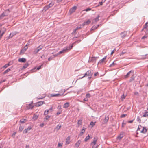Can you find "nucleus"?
Listing matches in <instances>:
<instances>
[{"label": "nucleus", "mask_w": 148, "mask_h": 148, "mask_svg": "<svg viewBox=\"0 0 148 148\" xmlns=\"http://www.w3.org/2000/svg\"><path fill=\"white\" fill-rule=\"evenodd\" d=\"M93 75V73H91V71L88 70L84 74L83 76L81 78V79L82 78L86 76H88L89 77H88V78L90 79L91 78L92 75Z\"/></svg>", "instance_id": "nucleus-1"}, {"label": "nucleus", "mask_w": 148, "mask_h": 148, "mask_svg": "<svg viewBox=\"0 0 148 148\" xmlns=\"http://www.w3.org/2000/svg\"><path fill=\"white\" fill-rule=\"evenodd\" d=\"M98 57H91L89 58V60L88 61V62H91L93 63V64L96 63L97 59L98 58Z\"/></svg>", "instance_id": "nucleus-2"}, {"label": "nucleus", "mask_w": 148, "mask_h": 148, "mask_svg": "<svg viewBox=\"0 0 148 148\" xmlns=\"http://www.w3.org/2000/svg\"><path fill=\"white\" fill-rule=\"evenodd\" d=\"M6 29L4 27H3L1 29L0 31V39L6 32Z\"/></svg>", "instance_id": "nucleus-3"}, {"label": "nucleus", "mask_w": 148, "mask_h": 148, "mask_svg": "<svg viewBox=\"0 0 148 148\" xmlns=\"http://www.w3.org/2000/svg\"><path fill=\"white\" fill-rule=\"evenodd\" d=\"M134 73V71L132 70L129 71L127 73V74L125 76V78H128L130 76V74H131L132 75Z\"/></svg>", "instance_id": "nucleus-4"}, {"label": "nucleus", "mask_w": 148, "mask_h": 148, "mask_svg": "<svg viewBox=\"0 0 148 148\" xmlns=\"http://www.w3.org/2000/svg\"><path fill=\"white\" fill-rule=\"evenodd\" d=\"M98 140V138L97 137H95L94 138L92 142L91 143V145H95L97 141Z\"/></svg>", "instance_id": "nucleus-5"}, {"label": "nucleus", "mask_w": 148, "mask_h": 148, "mask_svg": "<svg viewBox=\"0 0 148 148\" xmlns=\"http://www.w3.org/2000/svg\"><path fill=\"white\" fill-rule=\"evenodd\" d=\"M76 9V7L74 6L72 7L69 10V12L70 14H71L73 13L74 12Z\"/></svg>", "instance_id": "nucleus-6"}, {"label": "nucleus", "mask_w": 148, "mask_h": 148, "mask_svg": "<svg viewBox=\"0 0 148 148\" xmlns=\"http://www.w3.org/2000/svg\"><path fill=\"white\" fill-rule=\"evenodd\" d=\"M73 47V46L72 45L69 46L68 47H65L63 50H65V51L64 52L65 53H66L68 51V50L71 49L72 47Z\"/></svg>", "instance_id": "nucleus-7"}, {"label": "nucleus", "mask_w": 148, "mask_h": 148, "mask_svg": "<svg viewBox=\"0 0 148 148\" xmlns=\"http://www.w3.org/2000/svg\"><path fill=\"white\" fill-rule=\"evenodd\" d=\"M33 103V102H32L31 103L27 105L26 106L27 108L28 109H32L34 107V106L32 105Z\"/></svg>", "instance_id": "nucleus-8"}, {"label": "nucleus", "mask_w": 148, "mask_h": 148, "mask_svg": "<svg viewBox=\"0 0 148 148\" xmlns=\"http://www.w3.org/2000/svg\"><path fill=\"white\" fill-rule=\"evenodd\" d=\"M27 45H26L21 50L20 52V54H23L26 51L27 49Z\"/></svg>", "instance_id": "nucleus-9"}, {"label": "nucleus", "mask_w": 148, "mask_h": 148, "mask_svg": "<svg viewBox=\"0 0 148 148\" xmlns=\"http://www.w3.org/2000/svg\"><path fill=\"white\" fill-rule=\"evenodd\" d=\"M65 92V90H64V91L63 93L62 94V95H61L60 94H51V96L52 97H57V96H60L62 95Z\"/></svg>", "instance_id": "nucleus-10"}, {"label": "nucleus", "mask_w": 148, "mask_h": 148, "mask_svg": "<svg viewBox=\"0 0 148 148\" xmlns=\"http://www.w3.org/2000/svg\"><path fill=\"white\" fill-rule=\"evenodd\" d=\"M44 102L42 101H40L36 103V106L37 107L40 106L42 105L43 103H44Z\"/></svg>", "instance_id": "nucleus-11"}, {"label": "nucleus", "mask_w": 148, "mask_h": 148, "mask_svg": "<svg viewBox=\"0 0 148 148\" xmlns=\"http://www.w3.org/2000/svg\"><path fill=\"white\" fill-rule=\"evenodd\" d=\"M65 50H62V51H60L57 54L53 55L54 57L57 56L58 55L60 54L64 53V52L65 51Z\"/></svg>", "instance_id": "nucleus-12"}, {"label": "nucleus", "mask_w": 148, "mask_h": 148, "mask_svg": "<svg viewBox=\"0 0 148 148\" xmlns=\"http://www.w3.org/2000/svg\"><path fill=\"white\" fill-rule=\"evenodd\" d=\"M32 129V127L31 126H29L27 129H25L23 132V133L26 134L28 132V131H29Z\"/></svg>", "instance_id": "nucleus-13"}, {"label": "nucleus", "mask_w": 148, "mask_h": 148, "mask_svg": "<svg viewBox=\"0 0 148 148\" xmlns=\"http://www.w3.org/2000/svg\"><path fill=\"white\" fill-rule=\"evenodd\" d=\"M91 22V21L90 20H88L84 22L82 24L83 26H84L85 25H87L88 24H89Z\"/></svg>", "instance_id": "nucleus-14"}, {"label": "nucleus", "mask_w": 148, "mask_h": 148, "mask_svg": "<svg viewBox=\"0 0 148 148\" xmlns=\"http://www.w3.org/2000/svg\"><path fill=\"white\" fill-rule=\"evenodd\" d=\"M124 136V133L123 132H121L120 134L117 137V139L121 140Z\"/></svg>", "instance_id": "nucleus-15"}, {"label": "nucleus", "mask_w": 148, "mask_h": 148, "mask_svg": "<svg viewBox=\"0 0 148 148\" xmlns=\"http://www.w3.org/2000/svg\"><path fill=\"white\" fill-rule=\"evenodd\" d=\"M86 128L85 127H83L82 129L81 130V132L79 134V136H82L83 133L85 132V131L86 130Z\"/></svg>", "instance_id": "nucleus-16"}, {"label": "nucleus", "mask_w": 148, "mask_h": 148, "mask_svg": "<svg viewBox=\"0 0 148 148\" xmlns=\"http://www.w3.org/2000/svg\"><path fill=\"white\" fill-rule=\"evenodd\" d=\"M127 35V32L125 31H124L121 33V35L122 38H123L125 37Z\"/></svg>", "instance_id": "nucleus-17"}, {"label": "nucleus", "mask_w": 148, "mask_h": 148, "mask_svg": "<svg viewBox=\"0 0 148 148\" xmlns=\"http://www.w3.org/2000/svg\"><path fill=\"white\" fill-rule=\"evenodd\" d=\"M148 129H146L145 127H143L142 130L141 131V132L143 133H145L147 131Z\"/></svg>", "instance_id": "nucleus-18"}, {"label": "nucleus", "mask_w": 148, "mask_h": 148, "mask_svg": "<svg viewBox=\"0 0 148 148\" xmlns=\"http://www.w3.org/2000/svg\"><path fill=\"white\" fill-rule=\"evenodd\" d=\"M18 61L20 62H24L26 61V59L24 58H19Z\"/></svg>", "instance_id": "nucleus-19"}, {"label": "nucleus", "mask_w": 148, "mask_h": 148, "mask_svg": "<svg viewBox=\"0 0 148 148\" xmlns=\"http://www.w3.org/2000/svg\"><path fill=\"white\" fill-rule=\"evenodd\" d=\"M81 141L80 140H79L75 144V146L77 148H78L79 146L81 143Z\"/></svg>", "instance_id": "nucleus-20"}, {"label": "nucleus", "mask_w": 148, "mask_h": 148, "mask_svg": "<svg viewBox=\"0 0 148 148\" xmlns=\"http://www.w3.org/2000/svg\"><path fill=\"white\" fill-rule=\"evenodd\" d=\"M69 102H66L64 104L63 106V108H66L69 106Z\"/></svg>", "instance_id": "nucleus-21"}, {"label": "nucleus", "mask_w": 148, "mask_h": 148, "mask_svg": "<svg viewBox=\"0 0 148 148\" xmlns=\"http://www.w3.org/2000/svg\"><path fill=\"white\" fill-rule=\"evenodd\" d=\"M9 10H7L3 12V13H4V15L5 16H7L8 15L9 13Z\"/></svg>", "instance_id": "nucleus-22"}, {"label": "nucleus", "mask_w": 148, "mask_h": 148, "mask_svg": "<svg viewBox=\"0 0 148 148\" xmlns=\"http://www.w3.org/2000/svg\"><path fill=\"white\" fill-rule=\"evenodd\" d=\"M38 50L37 49H34V51L33 52V53L34 54H36L39 52Z\"/></svg>", "instance_id": "nucleus-23"}, {"label": "nucleus", "mask_w": 148, "mask_h": 148, "mask_svg": "<svg viewBox=\"0 0 148 148\" xmlns=\"http://www.w3.org/2000/svg\"><path fill=\"white\" fill-rule=\"evenodd\" d=\"M54 4V2H52L50 3L49 5H48V6L49 7V8L52 7Z\"/></svg>", "instance_id": "nucleus-24"}, {"label": "nucleus", "mask_w": 148, "mask_h": 148, "mask_svg": "<svg viewBox=\"0 0 148 148\" xmlns=\"http://www.w3.org/2000/svg\"><path fill=\"white\" fill-rule=\"evenodd\" d=\"M10 71V69L9 68L8 69L4 71V72L3 73V74H5L8 72H9Z\"/></svg>", "instance_id": "nucleus-25"}, {"label": "nucleus", "mask_w": 148, "mask_h": 148, "mask_svg": "<svg viewBox=\"0 0 148 148\" xmlns=\"http://www.w3.org/2000/svg\"><path fill=\"white\" fill-rule=\"evenodd\" d=\"M109 119L108 116H106L104 120V122L105 123H106L108 121Z\"/></svg>", "instance_id": "nucleus-26"}, {"label": "nucleus", "mask_w": 148, "mask_h": 148, "mask_svg": "<svg viewBox=\"0 0 148 148\" xmlns=\"http://www.w3.org/2000/svg\"><path fill=\"white\" fill-rule=\"evenodd\" d=\"M106 56L104 57L103 59L100 60L99 62L100 63H103L104 62V60L106 59Z\"/></svg>", "instance_id": "nucleus-27"}, {"label": "nucleus", "mask_w": 148, "mask_h": 148, "mask_svg": "<svg viewBox=\"0 0 148 148\" xmlns=\"http://www.w3.org/2000/svg\"><path fill=\"white\" fill-rule=\"evenodd\" d=\"M89 138H90V136H89V135H88L85 138V139H84L85 141V142L87 141L89 139Z\"/></svg>", "instance_id": "nucleus-28"}, {"label": "nucleus", "mask_w": 148, "mask_h": 148, "mask_svg": "<svg viewBox=\"0 0 148 148\" xmlns=\"http://www.w3.org/2000/svg\"><path fill=\"white\" fill-rule=\"evenodd\" d=\"M50 117V116L48 115H47L44 119V121H45L46 120H48Z\"/></svg>", "instance_id": "nucleus-29"}, {"label": "nucleus", "mask_w": 148, "mask_h": 148, "mask_svg": "<svg viewBox=\"0 0 148 148\" xmlns=\"http://www.w3.org/2000/svg\"><path fill=\"white\" fill-rule=\"evenodd\" d=\"M38 116L37 115L34 114L33 118V119L34 120H36L38 118Z\"/></svg>", "instance_id": "nucleus-30"}, {"label": "nucleus", "mask_w": 148, "mask_h": 148, "mask_svg": "<svg viewBox=\"0 0 148 148\" xmlns=\"http://www.w3.org/2000/svg\"><path fill=\"white\" fill-rule=\"evenodd\" d=\"M148 116V112H145L144 114L142 116L143 117H146Z\"/></svg>", "instance_id": "nucleus-31"}, {"label": "nucleus", "mask_w": 148, "mask_h": 148, "mask_svg": "<svg viewBox=\"0 0 148 148\" xmlns=\"http://www.w3.org/2000/svg\"><path fill=\"white\" fill-rule=\"evenodd\" d=\"M42 47L43 46L42 45H40L37 47V49L39 51H40V50H41L42 49Z\"/></svg>", "instance_id": "nucleus-32"}, {"label": "nucleus", "mask_w": 148, "mask_h": 148, "mask_svg": "<svg viewBox=\"0 0 148 148\" xmlns=\"http://www.w3.org/2000/svg\"><path fill=\"white\" fill-rule=\"evenodd\" d=\"M100 17V16L99 15H98L97 16V17H96L94 19L95 20V21L96 22H97L99 19V17Z\"/></svg>", "instance_id": "nucleus-33"}, {"label": "nucleus", "mask_w": 148, "mask_h": 148, "mask_svg": "<svg viewBox=\"0 0 148 148\" xmlns=\"http://www.w3.org/2000/svg\"><path fill=\"white\" fill-rule=\"evenodd\" d=\"M134 78H135V77H134V75H133L132 76L131 79L130 80V82H131L133 81H134Z\"/></svg>", "instance_id": "nucleus-34"}, {"label": "nucleus", "mask_w": 148, "mask_h": 148, "mask_svg": "<svg viewBox=\"0 0 148 148\" xmlns=\"http://www.w3.org/2000/svg\"><path fill=\"white\" fill-rule=\"evenodd\" d=\"M49 110H45L44 112V115H46L48 114L49 113Z\"/></svg>", "instance_id": "nucleus-35"}, {"label": "nucleus", "mask_w": 148, "mask_h": 148, "mask_svg": "<svg viewBox=\"0 0 148 148\" xmlns=\"http://www.w3.org/2000/svg\"><path fill=\"white\" fill-rule=\"evenodd\" d=\"M61 127V125H58L56 127V129H57V130H59L60 129Z\"/></svg>", "instance_id": "nucleus-36"}, {"label": "nucleus", "mask_w": 148, "mask_h": 148, "mask_svg": "<svg viewBox=\"0 0 148 148\" xmlns=\"http://www.w3.org/2000/svg\"><path fill=\"white\" fill-rule=\"evenodd\" d=\"M26 119H21L20 120V121L21 123H24L26 121Z\"/></svg>", "instance_id": "nucleus-37"}, {"label": "nucleus", "mask_w": 148, "mask_h": 148, "mask_svg": "<svg viewBox=\"0 0 148 148\" xmlns=\"http://www.w3.org/2000/svg\"><path fill=\"white\" fill-rule=\"evenodd\" d=\"M77 124L79 125H80L82 124V120H79L77 122Z\"/></svg>", "instance_id": "nucleus-38"}, {"label": "nucleus", "mask_w": 148, "mask_h": 148, "mask_svg": "<svg viewBox=\"0 0 148 148\" xmlns=\"http://www.w3.org/2000/svg\"><path fill=\"white\" fill-rule=\"evenodd\" d=\"M29 64L28 63L25 64L23 66V68H26L29 66Z\"/></svg>", "instance_id": "nucleus-39"}, {"label": "nucleus", "mask_w": 148, "mask_h": 148, "mask_svg": "<svg viewBox=\"0 0 148 148\" xmlns=\"http://www.w3.org/2000/svg\"><path fill=\"white\" fill-rule=\"evenodd\" d=\"M95 122H94L92 121L90 123V125H92V127H93L94 125H95Z\"/></svg>", "instance_id": "nucleus-40"}, {"label": "nucleus", "mask_w": 148, "mask_h": 148, "mask_svg": "<svg viewBox=\"0 0 148 148\" xmlns=\"http://www.w3.org/2000/svg\"><path fill=\"white\" fill-rule=\"evenodd\" d=\"M24 127H22L21 125L20 126L19 128V131L20 132H21L23 130V129Z\"/></svg>", "instance_id": "nucleus-41"}, {"label": "nucleus", "mask_w": 148, "mask_h": 148, "mask_svg": "<svg viewBox=\"0 0 148 148\" xmlns=\"http://www.w3.org/2000/svg\"><path fill=\"white\" fill-rule=\"evenodd\" d=\"M4 13H3L0 16V19H1L3 18L5 16L4 15Z\"/></svg>", "instance_id": "nucleus-42"}, {"label": "nucleus", "mask_w": 148, "mask_h": 148, "mask_svg": "<svg viewBox=\"0 0 148 148\" xmlns=\"http://www.w3.org/2000/svg\"><path fill=\"white\" fill-rule=\"evenodd\" d=\"M148 26V22H147L145 25L144 27V29H146Z\"/></svg>", "instance_id": "nucleus-43"}, {"label": "nucleus", "mask_w": 148, "mask_h": 148, "mask_svg": "<svg viewBox=\"0 0 148 148\" xmlns=\"http://www.w3.org/2000/svg\"><path fill=\"white\" fill-rule=\"evenodd\" d=\"M90 97V95L88 93L86 94V98H89Z\"/></svg>", "instance_id": "nucleus-44"}, {"label": "nucleus", "mask_w": 148, "mask_h": 148, "mask_svg": "<svg viewBox=\"0 0 148 148\" xmlns=\"http://www.w3.org/2000/svg\"><path fill=\"white\" fill-rule=\"evenodd\" d=\"M147 55V54H146L145 55L142 56V57H141V58L143 59H146V58H147L146 57Z\"/></svg>", "instance_id": "nucleus-45"}, {"label": "nucleus", "mask_w": 148, "mask_h": 148, "mask_svg": "<svg viewBox=\"0 0 148 148\" xmlns=\"http://www.w3.org/2000/svg\"><path fill=\"white\" fill-rule=\"evenodd\" d=\"M43 64H42L40 66H39L37 68V70H39L41 68L42 66H43Z\"/></svg>", "instance_id": "nucleus-46"}, {"label": "nucleus", "mask_w": 148, "mask_h": 148, "mask_svg": "<svg viewBox=\"0 0 148 148\" xmlns=\"http://www.w3.org/2000/svg\"><path fill=\"white\" fill-rule=\"evenodd\" d=\"M49 8V7L48 6V5H47L46 6H45L44 8V9L45 10V11L48 10Z\"/></svg>", "instance_id": "nucleus-47"}, {"label": "nucleus", "mask_w": 148, "mask_h": 148, "mask_svg": "<svg viewBox=\"0 0 148 148\" xmlns=\"http://www.w3.org/2000/svg\"><path fill=\"white\" fill-rule=\"evenodd\" d=\"M125 96L124 94L121 97V99L122 100H123L125 98Z\"/></svg>", "instance_id": "nucleus-48"}, {"label": "nucleus", "mask_w": 148, "mask_h": 148, "mask_svg": "<svg viewBox=\"0 0 148 148\" xmlns=\"http://www.w3.org/2000/svg\"><path fill=\"white\" fill-rule=\"evenodd\" d=\"M99 145H97V146H95V145H92V148H98V147L99 146Z\"/></svg>", "instance_id": "nucleus-49"}, {"label": "nucleus", "mask_w": 148, "mask_h": 148, "mask_svg": "<svg viewBox=\"0 0 148 148\" xmlns=\"http://www.w3.org/2000/svg\"><path fill=\"white\" fill-rule=\"evenodd\" d=\"M41 58H43V59H45L46 58L45 56V55H42L41 56Z\"/></svg>", "instance_id": "nucleus-50"}, {"label": "nucleus", "mask_w": 148, "mask_h": 148, "mask_svg": "<svg viewBox=\"0 0 148 148\" xmlns=\"http://www.w3.org/2000/svg\"><path fill=\"white\" fill-rule=\"evenodd\" d=\"M14 34H15L14 33H11L10 34V36L11 38H12Z\"/></svg>", "instance_id": "nucleus-51"}, {"label": "nucleus", "mask_w": 148, "mask_h": 148, "mask_svg": "<svg viewBox=\"0 0 148 148\" xmlns=\"http://www.w3.org/2000/svg\"><path fill=\"white\" fill-rule=\"evenodd\" d=\"M137 120L138 122L139 123H140L141 122V120L140 118V117L138 116L137 118Z\"/></svg>", "instance_id": "nucleus-52"}, {"label": "nucleus", "mask_w": 148, "mask_h": 148, "mask_svg": "<svg viewBox=\"0 0 148 148\" xmlns=\"http://www.w3.org/2000/svg\"><path fill=\"white\" fill-rule=\"evenodd\" d=\"M91 10V8H88L86 9L85 10H84L87 12V11H90V10Z\"/></svg>", "instance_id": "nucleus-53"}, {"label": "nucleus", "mask_w": 148, "mask_h": 148, "mask_svg": "<svg viewBox=\"0 0 148 148\" xmlns=\"http://www.w3.org/2000/svg\"><path fill=\"white\" fill-rule=\"evenodd\" d=\"M126 53V52L125 51V50H123L122 53L120 54V55H123L124 54V53Z\"/></svg>", "instance_id": "nucleus-54"}, {"label": "nucleus", "mask_w": 148, "mask_h": 148, "mask_svg": "<svg viewBox=\"0 0 148 148\" xmlns=\"http://www.w3.org/2000/svg\"><path fill=\"white\" fill-rule=\"evenodd\" d=\"M45 97V95H43V96H42L41 97L38 98V99H43V98H44Z\"/></svg>", "instance_id": "nucleus-55"}, {"label": "nucleus", "mask_w": 148, "mask_h": 148, "mask_svg": "<svg viewBox=\"0 0 148 148\" xmlns=\"http://www.w3.org/2000/svg\"><path fill=\"white\" fill-rule=\"evenodd\" d=\"M126 116V114H123L121 116V117L122 118Z\"/></svg>", "instance_id": "nucleus-56"}, {"label": "nucleus", "mask_w": 148, "mask_h": 148, "mask_svg": "<svg viewBox=\"0 0 148 148\" xmlns=\"http://www.w3.org/2000/svg\"><path fill=\"white\" fill-rule=\"evenodd\" d=\"M147 36H148L147 35H145L144 36H143L142 37V39H144L145 38H147Z\"/></svg>", "instance_id": "nucleus-57"}, {"label": "nucleus", "mask_w": 148, "mask_h": 148, "mask_svg": "<svg viewBox=\"0 0 148 148\" xmlns=\"http://www.w3.org/2000/svg\"><path fill=\"white\" fill-rule=\"evenodd\" d=\"M62 143H58V146L59 147H62Z\"/></svg>", "instance_id": "nucleus-58"}, {"label": "nucleus", "mask_w": 148, "mask_h": 148, "mask_svg": "<svg viewBox=\"0 0 148 148\" xmlns=\"http://www.w3.org/2000/svg\"><path fill=\"white\" fill-rule=\"evenodd\" d=\"M115 64L114 63V62H113L112 64H111L110 66V67L113 66Z\"/></svg>", "instance_id": "nucleus-59"}, {"label": "nucleus", "mask_w": 148, "mask_h": 148, "mask_svg": "<svg viewBox=\"0 0 148 148\" xmlns=\"http://www.w3.org/2000/svg\"><path fill=\"white\" fill-rule=\"evenodd\" d=\"M88 99L87 98H86L84 99V101H88Z\"/></svg>", "instance_id": "nucleus-60"}, {"label": "nucleus", "mask_w": 148, "mask_h": 148, "mask_svg": "<svg viewBox=\"0 0 148 148\" xmlns=\"http://www.w3.org/2000/svg\"><path fill=\"white\" fill-rule=\"evenodd\" d=\"M99 74V73L98 72H96L94 74V75L95 76H97Z\"/></svg>", "instance_id": "nucleus-61"}, {"label": "nucleus", "mask_w": 148, "mask_h": 148, "mask_svg": "<svg viewBox=\"0 0 148 148\" xmlns=\"http://www.w3.org/2000/svg\"><path fill=\"white\" fill-rule=\"evenodd\" d=\"M52 58H53V57H52L51 56L48 58V60L49 61H50L51 60H52Z\"/></svg>", "instance_id": "nucleus-62"}, {"label": "nucleus", "mask_w": 148, "mask_h": 148, "mask_svg": "<svg viewBox=\"0 0 148 148\" xmlns=\"http://www.w3.org/2000/svg\"><path fill=\"white\" fill-rule=\"evenodd\" d=\"M97 27H93L92 28H91V29L92 30H94L95 29L97 28Z\"/></svg>", "instance_id": "nucleus-63"}, {"label": "nucleus", "mask_w": 148, "mask_h": 148, "mask_svg": "<svg viewBox=\"0 0 148 148\" xmlns=\"http://www.w3.org/2000/svg\"><path fill=\"white\" fill-rule=\"evenodd\" d=\"M53 107L52 106L48 110H49L50 112H51L52 111Z\"/></svg>", "instance_id": "nucleus-64"}]
</instances>
